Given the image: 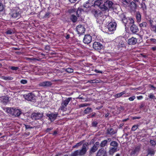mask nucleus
Wrapping results in <instances>:
<instances>
[{
  "instance_id": "1",
  "label": "nucleus",
  "mask_w": 156,
  "mask_h": 156,
  "mask_svg": "<svg viewBox=\"0 0 156 156\" xmlns=\"http://www.w3.org/2000/svg\"><path fill=\"white\" fill-rule=\"evenodd\" d=\"M94 4L95 5L98 6L103 10L112 8L113 5V3L112 1L107 0H96Z\"/></svg>"
},
{
  "instance_id": "2",
  "label": "nucleus",
  "mask_w": 156,
  "mask_h": 156,
  "mask_svg": "<svg viewBox=\"0 0 156 156\" xmlns=\"http://www.w3.org/2000/svg\"><path fill=\"white\" fill-rule=\"evenodd\" d=\"M21 13L20 9L18 7H15L11 9L9 14L11 18L18 19L20 17Z\"/></svg>"
},
{
  "instance_id": "3",
  "label": "nucleus",
  "mask_w": 156,
  "mask_h": 156,
  "mask_svg": "<svg viewBox=\"0 0 156 156\" xmlns=\"http://www.w3.org/2000/svg\"><path fill=\"white\" fill-rule=\"evenodd\" d=\"M88 143H85L83 146L81 150H77L72 153L71 156H78L79 155H83L87 151V148L88 147Z\"/></svg>"
},
{
  "instance_id": "4",
  "label": "nucleus",
  "mask_w": 156,
  "mask_h": 156,
  "mask_svg": "<svg viewBox=\"0 0 156 156\" xmlns=\"http://www.w3.org/2000/svg\"><path fill=\"white\" fill-rule=\"evenodd\" d=\"M119 17L125 26L127 23H133L134 22V21L132 18L129 17L127 19L123 14H121L119 16Z\"/></svg>"
},
{
  "instance_id": "5",
  "label": "nucleus",
  "mask_w": 156,
  "mask_h": 156,
  "mask_svg": "<svg viewBox=\"0 0 156 156\" xmlns=\"http://www.w3.org/2000/svg\"><path fill=\"white\" fill-rule=\"evenodd\" d=\"M101 13L100 12L98 13V12L97 11H94V16L95 17L97 18V21L99 24V26H101L103 24V22L104 21V19L101 16Z\"/></svg>"
},
{
  "instance_id": "6",
  "label": "nucleus",
  "mask_w": 156,
  "mask_h": 156,
  "mask_svg": "<svg viewBox=\"0 0 156 156\" xmlns=\"http://www.w3.org/2000/svg\"><path fill=\"white\" fill-rule=\"evenodd\" d=\"M71 98H68L62 101L59 109L63 111L66 110V107L67 106L70 101L71 100Z\"/></svg>"
},
{
  "instance_id": "7",
  "label": "nucleus",
  "mask_w": 156,
  "mask_h": 156,
  "mask_svg": "<svg viewBox=\"0 0 156 156\" xmlns=\"http://www.w3.org/2000/svg\"><path fill=\"white\" fill-rule=\"evenodd\" d=\"M116 23L115 22H112L110 23L108 25V31L111 32L110 33L112 34V32L116 30Z\"/></svg>"
},
{
  "instance_id": "8",
  "label": "nucleus",
  "mask_w": 156,
  "mask_h": 156,
  "mask_svg": "<svg viewBox=\"0 0 156 156\" xmlns=\"http://www.w3.org/2000/svg\"><path fill=\"white\" fill-rule=\"evenodd\" d=\"M76 30L78 34H82L84 33L85 29L83 26L79 25L76 27Z\"/></svg>"
},
{
  "instance_id": "9",
  "label": "nucleus",
  "mask_w": 156,
  "mask_h": 156,
  "mask_svg": "<svg viewBox=\"0 0 156 156\" xmlns=\"http://www.w3.org/2000/svg\"><path fill=\"white\" fill-rule=\"evenodd\" d=\"M43 115L42 113H34L32 114L31 117L33 120H36L40 119Z\"/></svg>"
},
{
  "instance_id": "10",
  "label": "nucleus",
  "mask_w": 156,
  "mask_h": 156,
  "mask_svg": "<svg viewBox=\"0 0 156 156\" xmlns=\"http://www.w3.org/2000/svg\"><path fill=\"white\" fill-rule=\"evenodd\" d=\"M93 48L96 50H100L103 48L102 45L99 42H94L93 44Z\"/></svg>"
},
{
  "instance_id": "11",
  "label": "nucleus",
  "mask_w": 156,
  "mask_h": 156,
  "mask_svg": "<svg viewBox=\"0 0 156 156\" xmlns=\"http://www.w3.org/2000/svg\"><path fill=\"white\" fill-rule=\"evenodd\" d=\"M92 39V37L90 35H86L83 38V42L85 44H88L91 41Z\"/></svg>"
},
{
  "instance_id": "12",
  "label": "nucleus",
  "mask_w": 156,
  "mask_h": 156,
  "mask_svg": "<svg viewBox=\"0 0 156 156\" xmlns=\"http://www.w3.org/2000/svg\"><path fill=\"white\" fill-rule=\"evenodd\" d=\"M52 84V83L51 81H44L40 83L39 85L41 87H48L51 86Z\"/></svg>"
},
{
  "instance_id": "13",
  "label": "nucleus",
  "mask_w": 156,
  "mask_h": 156,
  "mask_svg": "<svg viewBox=\"0 0 156 156\" xmlns=\"http://www.w3.org/2000/svg\"><path fill=\"white\" fill-rule=\"evenodd\" d=\"M23 96L25 99L28 101H31L34 99V95L31 93L24 94Z\"/></svg>"
},
{
  "instance_id": "14",
  "label": "nucleus",
  "mask_w": 156,
  "mask_h": 156,
  "mask_svg": "<svg viewBox=\"0 0 156 156\" xmlns=\"http://www.w3.org/2000/svg\"><path fill=\"white\" fill-rule=\"evenodd\" d=\"M137 41V39L132 37L128 40V43L129 45H134L136 43Z\"/></svg>"
},
{
  "instance_id": "15",
  "label": "nucleus",
  "mask_w": 156,
  "mask_h": 156,
  "mask_svg": "<svg viewBox=\"0 0 156 156\" xmlns=\"http://www.w3.org/2000/svg\"><path fill=\"white\" fill-rule=\"evenodd\" d=\"M130 30L133 34H135L139 31V29L137 26L133 24L130 27Z\"/></svg>"
},
{
  "instance_id": "16",
  "label": "nucleus",
  "mask_w": 156,
  "mask_h": 156,
  "mask_svg": "<svg viewBox=\"0 0 156 156\" xmlns=\"http://www.w3.org/2000/svg\"><path fill=\"white\" fill-rule=\"evenodd\" d=\"M46 115L49 117L50 120L51 121H53L57 117V115L52 113L51 114H47Z\"/></svg>"
},
{
  "instance_id": "17",
  "label": "nucleus",
  "mask_w": 156,
  "mask_h": 156,
  "mask_svg": "<svg viewBox=\"0 0 156 156\" xmlns=\"http://www.w3.org/2000/svg\"><path fill=\"white\" fill-rule=\"evenodd\" d=\"M99 144V143L98 142H96L93 147L91 149L90 151L93 152H95L97 150Z\"/></svg>"
},
{
  "instance_id": "18",
  "label": "nucleus",
  "mask_w": 156,
  "mask_h": 156,
  "mask_svg": "<svg viewBox=\"0 0 156 156\" xmlns=\"http://www.w3.org/2000/svg\"><path fill=\"white\" fill-rule=\"evenodd\" d=\"M106 152L105 151L104 149L103 148H101L99 149L97 153L96 156H101L103 154H106Z\"/></svg>"
},
{
  "instance_id": "19",
  "label": "nucleus",
  "mask_w": 156,
  "mask_h": 156,
  "mask_svg": "<svg viewBox=\"0 0 156 156\" xmlns=\"http://www.w3.org/2000/svg\"><path fill=\"white\" fill-rule=\"evenodd\" d=\"M21 113V111L19 109L15 108L14 109L13 111V114L12 115H15V116H18Z\"/></svg>"
},
{
  "instance_id": "20",
  "label": "nucleus",
  "mask_w": 156,
  "mask_h": 156,
  "mask_svg": "<svg viewBox=\"0 0 156 156\" xmlns=\"http://www.w3.org/2000/svg\"><path fill=\"white\" fill-rule=\"evenodd\" d=\"M147 24L145 22H143L139 24V27L142 29H145L147 27Z\"/></svg>"
},
{
  "instance_id": "21",
  "label": "nucleus",
  "mask_w": 156,
  "mask_h": 156,
  "mask_svg": "<svg viewBox=\"0 0 156 156\" xmlns=\"http://www.w3.org/2000/svg\"><path fill=\"white\" fill-rule=\"evenodd\" d=\"M14 108H6V112L12 115L13 114V111L14 110Z\"/></svg>"
},
{
  "instance_id": "22",
  "label": "nucleus",
  "mask_w": 156,
  "mask_h": 156,
  "mask_svg": "<svg viewBox=\"0 0 156 156\" xmlns=\"http://www.w3.org/2000/svg\"><path fill=\"white\" fill-rule=\"evenodd\" d=\"M91 6H93V5H91L89 2H87L83 4L84 8L87 9L88 10L90 9V7Z\"/></svg>"
},
{
  "instance_id": "23",
  "label": "nucleus",
  "mask_w": 156,
  "mask_h": 156,
  "mask_svg": "<svg viewBox=\"0 0 156 156\" xmlns=\"http://www.w3.org/2000/svg\"><path fill=\"white\" fill-rule=\"evenodd\" d=\"M110 140H111L110 139H108V140H105L102 141L100 144L101 146V147H104L106 144L107 142Z\"/></svg>"
},
{
  "instance_id": "24",
  "label": "nucleus",
  "mask_w": 156,
  "mask_h": 156,
  "mask_svg": "<svg viewBox=\"0 0 156 156\" xmlns=\"http://www.w3.org/2000/svg\"><path fill=\"white\" fill-rule=\"evenodd\" d=\"M115 132L113 130V129L112 128H108L107 130V133L110 135H113L115 133Z\"/></svg>"
},
{
  "instance_id": "25",
  "label": "nucleus",
  "mask_w": 156,
  "mask_h": 156,
  "mask_svg": "<svg viewBox=\"0 0 156 156\" xmlns=\"http://www.w3.org/2000/svg\"><path fill=\"white\" fill-rule=\"evenodd\" d=\"M136 17L137 22H140L141 20V16L139 12H137Z\"/></svg>"
},
{
  "instance_id": "26",
  "label": "nucleus",
  "mask_w": 156,
  "mask_h": 156,
  "mask_svg": "<svg viewBox=\"0 0 156 156\" xmlns=\"http://www.w3.org/2000/svg\"><path fill=\"white\" fill-rule=\"evenodd\" d=\"M117 148L116 147H114L111 149L109 151V154H113V153L116 151Z\"/></svg>"
},
{
  "instance_id": "27",
  "label": "nucleus",
  "mask_w": 156,
  "mask_h": 156,
  "mask_svg": "<svg viewBox=\"0 0 156 156\" xmlns=\"http://www.w3.org/2000/svg\"><path fill=\"white\" fill-rule=\"evenodd\" d=\"M2 78L5 80H11L13 79V78L12 77L10 76H2L1 77Z\"/></svg>"
},
{
  "instance_id": "28",
  "label": "nucleus",
  "mask_w": 156,
  "mask_h": 156,
  "mask_svg": "<svg viewBox=\"0 0 156 156\" xmlns=\"http://www.w3.org/2000/svg\"><path fill=\"white\" fill-rule=\"evenodd\" d=\"M126 93V92L125 91H123L122 92L120 93L117 94L115 95V97L116 98H118L120 97L122 95H123L124 94Z\"/></svg>"
},
{
  "instance_id": "29",
  "label": "nucleus",
  "mask_w": 156,
  "mask_h": 156,
  "mask_svg": "<svg viewBox=\"0 0 156 156\" xmlns=\"http://www.w3.org/2000/svg\"><path fill=\"white\" fill-rule=\"evenodd\" d=\"M71 20L73 22H75L77 20V18L76 16L72 15L71 16Z\"/></svg>"
},
{
  "instance_id": "30",
  "label": "nucleus",
  "mask_w": 156,
  "mask_h": 156,
  "mask_svg": "<svg viewBox=\"0 0 156 156\" xmlns=\"http://www.w3.org/2000/svg\"><path fill=\"white\" fill-rule=\"evenodd\" d=\"M64 69L67 73H71L73 72V69L71 68H67L66 69Z\"/></svg>"
},
{
  "instance_id": "31",
  "label": "nucleus",
  "mask_w": 156,
  "mask_h": 156,
  "mask_svg": "<svg viewBox=\"0 0 156 156\" xmlns=\"http://www.w3.org/2000/svg\"><path fill=\"white\" fill-rule=\"evenodd\" d=\"M141 7L142 9L143 10H146L147 9L146 6L144 2H142L140 4Z\"/></svg>"
},
{
  "instance_id": "32",
  "label": "nucleus",
  "mask_w": 156,
  "mask_h": 156,
  "mask_svg": "<svg viewBox=\"0 0 156 156\" xmlns=\"http://www.w3.org/2000/svg\"><path fill=\"white\" fill-rule=\"evenodd\" d=\"M91 112V108H87L84 111L85 114H87Z\"/></svg>"
},
{
  "instance_id": "33",
  "label": "nucleus",
  "mask_w": 156,
  "mask_h": 156,
  "mask_svg": "<svg viewBox=\"0 0 156 156\" xmlns=\"http://www.w3.org/2000/svg\"><path fill=\"white\" fill-rule=\"evenodd\" d=\"M139 126L138 125H133L132 128L131 130L133 131L136 130L138 128Z\"/></svg>"
},
{
  "instance_id": "34",
  "label": "nucleus",
  "mask_w": 156,
  "mask_h": 156,
  "mask_svg": "<svg viewBox=\"0 0 156 156\" xmlns=\"http://www.w3.org/2000/svg\"><path fill=\"white\" fill-rule=\"evenodd\" d=\"M110 145L112 146H114V147H117L118 144L116 142L113 141L111 143Z\"/></svg>"
},
{
  "instance_id": "35",
  "label": "nucleus",
  "mask_w": 156,
  "mask_h": 156,
  "mask_svg": "<svg viewBox=\"0 0 156 156\" xmlns=\"http://www.w3.org/2000/svg\"><path fill=\"white\" fill-rule=\"evenodd\" d=\"M83 143V141H81V142H79L78 143H77V144H76L75 145H74L73 147L74 148H75V147H78L79 146H80V145H81Z\"/></svg>"
},
{
  "instance_id": "36",
  "label": "nucleus",
  "mask_w": 156,
  "mask_h": 156,
  "mask_svg": "<svg viewBox=\"0 0 156 156\" xmlns=\"http://www.w3.org/2000/svg\"><path fill=\"white\" fill-rule=\"evenodd\" d=\"M149 97L151 99H156L155 96L152 93L150 94L149 95Z\"/></svg>"
},
{
  "instance_id": "37",
  "label": "nucleus",
  "mask_w": 156,
  "mask_h": 156,
  "mask_svg": "<svg viewBox=\"0 0 156 156\" xmlns=\"http://www.w3.org/2000/svg\"><path fill=\"white\" fill-rule=\"evenodd\" d=\"M154 154V151L153 150L150 151H148V154L152 156Z\"/></svg>"
},
{
  "instance_id": "38",
  "label": "nucleus",
  "mask_w": 156,
  "mask_h": 156,
  "mask_svg": "<svg viewBox=\"0 0 156 156\" xmlns=\"http://www.w3.org/2000/svg\"><path fill=\"white\" fill-rule=\"evenodd\" d=\"M6 33L7 34H11L13 33V31L12 30H9L6 31Z\"/></svg>"
},
{
  "instance_id": "39",
  "label": "nucleus",
  "mask_w": 156,
  "mask_h": 156,
  "mask_svg": "<svg viewBox=\"0 0 156 156\" xmlns=\"http://www.w3.org/2000/svg\"><path fill=\"white\" fill-rule=\"evenodd\" d=\"M4 8V7L3 4L0 3V12L2 11Z\"/></svg>"
},
{
  "instance_id": "40",
  "label": "nucleus",
  "mask_w": 156,
  "mask_h": 156,
  "mask_svg": "<svg viewBox=\"0 0 156 156\" xmlns=\"http://www.w3.org/2000/svg\"><path fill=\"white\" fill-rule=\"evenodd\" d=\"M10 69L13 70H16L18 69V68L17 67L11 66L10 67Z\"/></svg>"
},
{
  "instance_id": "41",
  "label": "nucleus",
  "mask_w": 156,
  "mask_h": 156,
  "mask_svg": "<svg viewBox=\"0 0 156 156\" xmlns=\"http://www.w3.org/2000/svg\"><path fill=\"white\" fill-rule=\"evenodd\" d=\"M20 83L23 84H25L27 83V80H21Z\"/></svg>"
},
{
  "instance_id": "42",
  "label": "nucleus",
  "mask_w": 156,
  "mask_h": 156,
  "mask_svg": "<svg viewBox=\"0 0 156 156\" xmlns=\"http://www.w3.org/2000/svg\"><path fill=\"white\" fill-rule=\"evenodd\" d=\"M135 98V96H132L130 97L129 98V100L130 101H133Z\"/></svg>"
},
{
  "instance_id": "43",
  "label": "nucleus",
  "mask_w": 156,
  "mask_h": 156,
  "mask_svg": "<svg viewBox=\"0 0 156 156\" xmlns=\"http://www.w3.org/2000/svg\"><path fill=\"white\" fill-rule=\"evenodd\" d=\"M150 143L151 144L152 146H154L156 144L155 142L153 140H151L150 141Z\"/></svg>"
},
{
  "instance_id": "44",
  "label": "nucleus",
  "mask_w": 156,
  "mask_h": 156,
  "mask_svg": "<svg viewBox=\"0 0 156 156\" xmlns=\"http://www.w3.org/2000/svg\"><path fill=\"white\" fill-rule=\"evenodd\" d=\"M88 105V104H81L80 105V107H84L85 106H87Z\"/></svg>"
},
{
  "instance_id": "45",
  "label": "nucleus",
  "mask_w": 156,
  "mask_h": 156,
  "mask_svg": "<svg viewBox=\"0 0 156 156\" xmlns=\"http://www.w3.org/2000/svg\"><path fill=\"white\" fill-rule=\"evenodd\" d=\"M98 123L96 121H94L92 122V125L93 126H97Z\"/></svg>"
},
{
  "instance_id": "46",
  "label": "nucleus",
  "mask_w": 156,
  "mask_h": 156,
  "mask_svg": "<svg viewBox=\"0 0 156 156\" xmlns=\"http://www.w3.org/2000/svg\"><path fill=\"white\" fill-rule=\"evenodd\" d=\"M132 5H133V8L135 9L136 7V5L135 3V2H132L131 3L130 6H131Z\"/></svg>"
},
{
  "instance_id": "47",
  "label": "nucleus",
  "mask_w": 156,
  "mask_h": 156,
  "mask_svg": "<svg viewBox=\"0 0 156 156\" xmlns=\"http://www.w3.org/2000/svg\"><path fill=\"white\" fill-rule=\"evenodd\" d=\"M152 30L156 33V26H152Z\"/></svg>"
},
{
  "instance_id": "48",
  "label": "nucleus",
  "mask_w": 156,
  "mask_h": 156,
  "mask_svg": "<svg viewBox=\"0 0 156 156\" xmlns=\"http://www.w3.org/2000/svg\"><path fill=\"white\" fill-rule=\"evenodd\" d=\"M137 98L138 100H141L143 98V97L142 96L140 95V96H137Z\"/></svg>"
},
{
  "instance_id": "49",
  "label": "nucleus",
  "mask_w": 156,
  "mask_h": 156,
  "mask_svg": "<svg viewBox=\"0 0 156 156\" xmlns=\"http://www.w3.org/2000/svg\"><path fill=\"white\" fill-rule=\"evenodd\" d=\"M150 41L154 43H156V40L155 39L151 38L150 39Z\"/></svg>"
},
{
  "instance_id": "50",
  "label": "nucleus",
  "mask_w": 156,
  "mask_h": 156,
  "mask_svg": "<svg viewBox=\"0 0 156 156\" xmlns=\"http://www.w3.org/2000/svg\"><path fill=\"white\" fill-rule=\"evenodd\" d=\"M49 15H50V13L47 12L45 14L44 17H48L49 16Z\"/></svg>"
},
{
  "instance_id": "51",
  "label": "nucleus",
  "mask_w": 156,
  "mask_h": 156,
  "mask_svg": "<svg viewBox=\"0 0 156 156\" xmlns=\"http://www.w3.org/2000/svg\"><path fill=\"white\" fill-rule=\"evenodd\" d=\"M53 129V128H47L46 130V131L47 132H48L49 131H50L51 130H52Z\"/></svg>"
},
{
  "instance_id": "52",
  "label": "nucleus",
  "mask_w": 156,
  "mask_h": 156,
  "mask_svg": "<svg viewBox=\"0 0 156 156\" xmlns=\"http://www.w3.org/2000/svg\"><path fill=\"white\" fill-rule=\"evenodd\" d=\"M95 71L97 73H102V72L101 71H99L97 69H95Z\"/></svg>"
},
{
  "instance_id": "53",
  "label": "nucleus",
  "mask_w": 156,
  "mask_h": 156,
  "mask_svg": "<svg viewBox=\"0 0 156 156\" xmlns=\"http://www.w3.org/2000/svg\"><path fill=\"white\" fill-rule=\"evenodd\" d=\"M134 150L135 151L136 153H137V152L139 151V148H136Z\"/></svg>"
},
{
  "instance_id": "54",
  "label": "nucleus",
  "mask_w": 156,
  "mask_h": 156,
  "mask_svg": "<svg viewBox=\"0 0 156 156\" xmlns=\"http://www.w3.org/2000/svg\"><path fill=\"white\" fill-rule=\"evenodd\" d=\"M69 2L71 3H74L77 0H69Z\"/></svg>"
},
{
  "instance_id": "55",
  "label": "nucleus",
  "mask_w": 156,
  "mask_h": 156,
  "mask_svg": "<svg viewBox=\"0 0 156 156\" xmlns=\"http://www.w3.org/2000/svg\"><path fill=\"white\" fill-rule=\"evenodd\" d=\"M123 3L124 4H126L128 3V2L126 0H123Z\"/></svg>"
},
{
  "instance_id": "56",
  "label": "nucleus",
  "mask_w": 156,
  "mask_h": 156,
  "mask_svg": "<svg viewBox=\"0 0 156 156\" xmlns=\"http://www.w3.org/2000/svg\"><path fill=\"white\" fill-rule=\"evenodd\" d=\"M149 23L151 24V25L152 24V23L153 22V21L150 20H149Z\"/></svg>"
},
{
  "instance_id": "57",
  "label": "nucleus",
  "mask_w": 156,
  "mask_h": 156,
  "mask_svg": "<svg viewBox=\"0 0 156 156\" xmlns=\"http://www.w3.org/2000/svg\"><path fill=\"white\" fill-rule=\"evenodd\" d=\"M136 153V152H135V151L134 150L132 151V152L131 153V154H134Z\"/></svg>"
},
{
  "instance_id": "58",
  "label": "nucleus",
  "mask_w": 156,
  "mask_h": 156,
  "mask_svg": "<svg viewBox=\"0 0 156 156\" xmlns=\"http://www.w3.org/2000/svg\"><path fill=\"white\" fill-rule=\"evenodd\" d=\"M144 106V105L143 104H141V105L140 106V108H142Z\"/></svg>"
},
{
  "instance_id": "59",
  "label": "nucleus",
  "mask_w": 156,
  "mask_h": 156,
  "mask_svg": "<svg viewBox=\"0 0 156 156\" xmlns=\"http://www.w3.org/2000/svg\"><path fill=\"white\" fill-rule=\"evenodd\" d=\"M152 49L153 50V51H155L156 50V47H153L152 48Z\"/></svg>"
},
{
  "instance_id": "60",
  "label": "nucleus",
  "mask_w": 156,
  "mask_h": 156,
  "mask_svg": "<svg viewBox=\"0 0 156 156\" xmlns=\"http://www.w3.org/2000/svg\"><path fill=\"white\" fill-rule=\"evenodd\" d=\"M140 118V117H134L133 118V119H139Z\"/></svg>"
},
{
  "instance_id": "61",
  "label": "nucleus",
  "mask_w": 156,
  "mask_h": 156,
  "mask_svg": "<svg viewBox=\"0 0 156 156\" xmlns=\"http://www.w3.org/2000/svg\"><path fill=\"white\" fill-rule=\"evenodd\" d=\"M151 87H152V88H154V90H155L156 89V87H154L153 86V85H151Z\"/></svg>"
},
{
  "instance_id": "62",
  "label": "nucleus",
  "mask_w": 156,
  "mask_h": 156,
  "mask_svg": "<svg viewBox=\"0 0 156 156\" xmlns=\"http://www.w3.org/2000/svg\"><path fill=\"white\" fill-rule=\"evenodd\" d=\"M57 133V132L56 131H55L53 134L55 135Z\"/></svg>"
},
{
  "instance_id": "63",
  "label": "nucleus",
  "mask_w": 156,
  "mask_h": 156,
  "mask_svg": "<svg viewBox=\"0 0 156 156\" xmlns=\"http://www.w3.org/2000/svg\"><path fill=\"white\" fill-rule=\"evenodd\" d=\"M69 35H67L66 37V38L67 39L69 38Z\"/></svg>"
},
{
  "instance_id": "64",
  "label": "nucleus",
  "mask_w": 156,
  "mask_h": 156,
  "mask_svg": "<svg viewBox=\"0 0 156 156\" xmlns=\"http://www.w3.org/2000/svg\"><path fill=\"white\" fill-rule=\"evenodd\" d=\"M135 2H138L139 0H133Z\"/></svg>"
}]
</instances>
